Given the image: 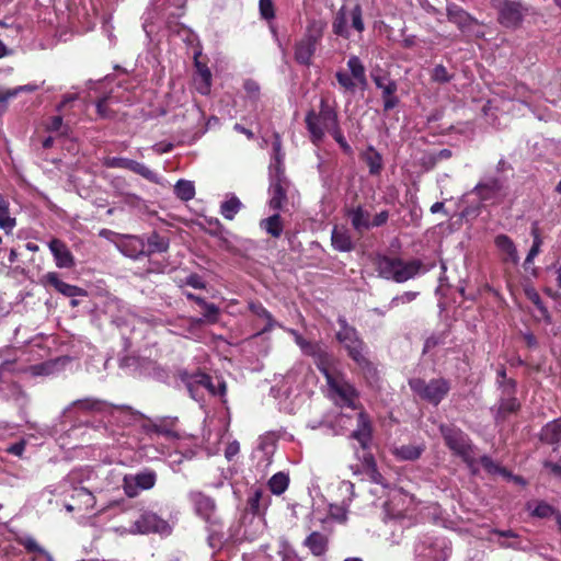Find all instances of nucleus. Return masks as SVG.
Returning <instances> with one entry per match:
<instances>
[{
    "mask_svg": "<svg viewBox=\"0 0 561 561\" xmlns=\"http://www.w3.org/2000/svg\"><path fill=\"white\" fill-rule=\"evenodd\" d=\"M307 127L317 139L331 137L333 140H344V136L337 124V115L334 108L321 100L319 112L311 111L306 117Z\"/></svg>",
    "mask_w": 561,
    "mask_h": 561,
    "instance_id": "f257e3e1",
    "label": "nucleus"
},
{
    "mask_svg": "<svg viewBox=\"0 0 561 561\" xmlns=\"http://www.w3.org/2000/svg\"><path fill=\"white\" fill-rule=\"evenodd\" d=\"M379 276L396 283H404L421 273L420 260L403 261L399 257L379 256L376 262Z\"/></svg>",
    "mask_w": 561,
    "mask_h": 561,
    "instance_id": "f03ea898",
    "label": "nucleus"
},
{
    "mask_svg": "<svg viewBox=\"0 0 561 561\" xmlns=\"http://www.w3.org/2000/svg\"><path fill=\"white\" fill-rule=\"evenodd\" d=\"M343 5L336 11L332 21V32L345 39L351 36L348 21H351V27L358 33H363L365 30V23L363 20V10L357 0H343Z\"/></svg>",
    "mask_w": 561,
    "mask_h": 561,
    "instance_id": "7ed1b4c3",
    "label": "nucleus"
},
{
    "mask_svg": "<svg viewBox=\"0 0 561 561\" xmlns=\"http://www.w3.org/2000/svg\"><path fill=\"white\" fill-rule=\"evenodd\" d=\"M284 153L282 152L280 142L274 146V158L270 163V207L278 210L286 202V190L288 181L284 173L283 165Z\"/></svg>",
    "mask_w": 561,
    "mask_h": 561,
    "instance_id": "20e7f679",
    "label": "nucleus"
},
{
    "mask_svg": "<svg viewBox=\"0 0 561 561\" xmlns=\"http://www.w3.org/2000/svg\"><path fill=\"white\" fill-rule=\"evenodd\" d=\"M82 110V105L78 103L76 94H67L57 105V114L47 117L44 127L47 131L57 136H66L70 125L75 123L72 115L76 111Z\"/></svg>",
    "mask_w": 561,
    "mask_h": 561,
    "instance_id": "39448f33",
    "label": "nucleus"
},
{
    "mask_svg": "<svg viewBox=\"0 0 561 561\" xmlns=\"http://www.w3.org/2000/svg\"><path fill=\"white\" fill-rule=\"evenodd\" d=\"M439 432L446 446L469 467H473L477 461L476 447L469 436L460 428L447 424H442Z\"/></svg>",
    "mask_w": 561,
    "mask_h": 561,
    "instance_id": "423d86ee",
    "label": "nucleus"
},
{
    "mask_svg": "<svg viewBox=\"0 0 561 561\" xmlns=\"http://www.w3.org/2000/svg\"><path fill=\"white\" fill-rule=\"evenodd\" d=\"M325 23L321 20L309 22L304 37L296 43L295 59L300 65H310L318 43L323 36Z\"/></svg>",
    "mask_w": 561,
    "mask_h": 561,
    "instance_id": "0eeeda50",
    "label": "nucleus"
},
{
    "mask_svg": "<svg viewBox=\"0 0 561 561\" xmlns=\"http://www.w3.org/2000/svg\"><path fill=\"white\" fill-rule=\"evenodd\" d=\"M337 323L340 325L336 333L339 342L345 347L350 357H352L354 362L359 366L366 365L368 362L364 355L365 345L359 339L356 329L348 325L344 318H339Z\"/></svg>",
    "mask_w": 561,
    "mask_h": 561,
    "instance_id": "6e6552de",
    "label": "nucleus"
},
{
    "mask_svg": "<svg viewBox=\"0 0 561 561\" xmlns=\"http://www.w3.org/2000/svg\"><path fill=\"white\" fill-rule=\"evenodd\" d=\"M409 385L419 397L435 405L445 398L450 389L448 381L443 378L432 379L430 382L415 378L411 379Z\"/></svg>",
    "mask_w": 561,
    "mask_h": 561,
    "instance_id": "1a4fd4ad",
    "label": "nucleus"
},
{
    "mask_svg": "<svg viewBox=\"0 0 561 561\" xmlns=\"http://www.w3.org/2000/svg\"><path fill=\"white\" fill-rule=\"evenodd\" d=\"M415 556L423 560L446 561L451 553L446 538H425L415 546Z\"/></svg>",
    "mask_w": 561,
    "mask_h": 561,
    "instance_id": "9d476101",
    "label": "nucleus"
},
{
    "mask_svg": "<svg viewBox=\"0 0 561 561\" xmlns=\"http://www.w3.org/2000/svg\"><path fill=\"white\" fill-rule=\"evenodd\" d=\"M495 8L499 10L500 24L508 28L518 27L527 12L520 0H503Z\"/></svg>",
    "mask_w": 561,
    "mask_h": 561,
    "instance_id": "9b49d317",
    "label": "nucleus"
},
{
    "mask_svg": "<svg viewBox=\"0 0 561 561\" xmlns=\"http://www.w3.org/2000/svg\"><path fill=\"white\" fill-rule=\"evenodd\" d=\"M507 180L504 176H484L472 190L480 201L496 199L505 196Z\"/></svg>",
    "mask_w": 561,
    "mask_h": 561,
    "instance_id": "f8f14e48",
    "label": "nucleus"
},
{
    "mask_svg": "<svg viewBox=\"0 0 561 561\" xmlns=\"http://www.w3.org/2000/svg\"><path fill=\"white\" fill-rule=\"evenodd\" d=\"M328 386L339 404L355 409L356 391L342 374L329 377Z\"/></svg>",
    "mask_w": 561,
    "mask_h": 561,
    "instance_id": "ddd939ff",
    "label": "nucleus"
},
{
    "mask_svg": "<svg viewBox=\"0 0 561 561\" xmlns=\"http://www.w3.org/2000/svg\"><path fill=\"white\" fill-rule=\"evenodd\" d=\"M131 534H149V533H159V534H169L170 526L169 524L158 516L153 512H144L140 517L134 522L131 528Z\"/></svg>",
    "mask_w": 561,
    "mask_h": 561,
    "instance_id": "4468645a",
    "label": "nucleus"
},
{
    "mask_svg": "<svg viewBox=\"0 0 561 561\" xmlns=\"http://www.w3.org/2000/svg\"><path fill=\"white\" fill-rule=\"evenodd\" d=\"M157 476L153 471H142L135 476H125L123 480V489L128 497H135L140 490H149L153 488Z\"/></svg>",
    "mask_w": 561,
    "mask_h": 561,
    "instance_id": "2eb2a0df",
    "label": "nucleus"
},
{
    "mask_svg": "<svg viewBox=\"0 0 561 561\" xmlns=\"http://www.w3.org/2000/svg\"><path fill=\"white\" fill-rule=\"evenodd\" d=\"M188 496L194 505L196 514L201 516L206 523L210 524L211 526H216L218 524V519L215 514V501L210 496L196 491L191 492Z\"/></svg>",
    "mask_w": 561,
    "mask_h": 561,
    "instance_id": "dca6fc26",
    "label": "nucleus"
},
{
    "mask_svg": "<svg viewBox=\"0 0 561 561\" xmlns=\"http://www.w3.org/2000/svg\"><path fill=\"white\" fill-rule=\"evenodd\" d=\"M119 102L131 103L130 94L124 95V92L118 88L116 91H112L108 95H105L96 103L98 115L102 118H111L119 113V108L115 107Z\"/></svg>",
    "mask_w": 561,
    "mask_h": 561,
    "instance_id": "f3484780",
    "label": "nucleus"
},
{
    "mask_svg": "<svg viewBox=\"0 0 561 561\" xmlns=\"http://www.w3.org/2000/svg\"><path fill=\"white\" fill-rule=\"evenodd\" d=\"M178 422L175 416H162L156 420H149V424L144 425L147 433H156L168 438H179V434L173 430Z\"/></svg>",
    "mask_w": 561,
    "mask_h": 561,
    "instance_id": "a211bd4d",
    "label": "nucleus"
},
{
    "mask_svg": "<svg viewBox=\"0 0 561 561\" xmlns=\"http://www.w3.org/2000/svg\"><path fill=\"white\" fill-rule=\"evenodd\" d=\"M356 428L352 432L351 437L356 439L363 449H366L371 439V424L368 415L364 411L355 413Z\"/></svg>",
    "mask_w": 561,
    "mask_h": 561,
    "instance_id": "6ab92c4d",
    "label": "nucleus"
},
{
    "mask_svg": "<svg viewBox=\"0 0 561 561\" xmlns=\"http://www.w3.org/2000/svg\"><path fill=\"white\" fill-rule=\"evenodd\" d=\"M118 250L130 259L137 260L145 255L146 243L144 239L136 236H126L117 243Z\"/></svg>",
    "mask_w": 561,
    "mask_h": 561,
    "instance_id": "aec40b11",
    "label": "nucleus"
},
{
    "mask_svg": "<svg viewBox=\"0 0 561 561\" xmlns=\"http://www.w3.org/2000/svg\"><path fill=\"white\" fill-rule=\"evenodd\" d=\"M49 250L51 251L56 265L60 268H71L75 265V259L68 247L59 239H53L48 243Z\"/></svg>",
    "mask_w": 561,
    "mask_h": 561,
    "instance_id": "412c9836",
    "label": "nucleus"
},
{
    "mask_svg": "<svg viewBox=\"0 0 561 561\" xmlns=\"http://www.w3.org/2000/svg\"><path fill=\"white\" fill-rule=\"evenodd\" d=\"M541 442L552 445L553 453L561 454V417L553 420L542 427Z\"/></svg>",
    "mask_w": 561,
    "mask_h": 561,
    "instance_id": "4be33fe9",
    "label": "nucleus"
},
{
    "mask_svg": "<svg viewBox=\"0 0 561 561\" xmlns=\"http://www.w3.org/2000/svg\"><path fill=\"white\" fill-rule=\"evenodd\" d=\"M196 73L194 76V87L202 95H207L210 92L211 87V72L209 68L195 59Z\"/></svg>",
    "mask_w": 561,
    "mask_h": 561,
    "instance_id": "5701e85b",
    "label": "nucleus"
},
{
    "mask_svg": "<svg viewBox=\"0 0 561 561\" xmlns=\"http://www.w3.org/2000/svg\"><path fill=\"white\" fill-rule=\"evenodd\" d=\"M46 282L51 285L57 291L66 297H77L85 295V291L75 285L67 284L59 279L57 273L49 272L45 275Z\"/></svg>",
    "mask_w": 561,
    "mask_h": 561,
    "instance_id": "b1692460",
    "label": "nucleus"
},
{
    "mask_svg": "<svg viewBox=\"0 0 561 561\" xmlns=\"http://www.w3.org/2000/svg\"><path fill=\"white\" fill-rule=\"evenodd\" d=\"M448 20L455 23L462 32H467L477 21L471 18L466 11L457 5H448L447 8Z\"/></svg>",
    "mask_w": 561,
    "mask_h": 561,
    "instance_id": "393cba45",
    "label": "nucleus"
},
{
    "mask_svg": "<svg viewBox=\"0 0 561 561\" xmlns=\"http://www.w3.org/2000/svg\"><path fill=\"white\" fill-rule=\"evenodd\" d=\"M179 378L185 385L188 393L195 399L196 390L203 387L205 382H208V375L203 373L190 374L186 370H180L178 373Z\"/></svg>",
    "mask_w": 561,
    "mask_h": 561,
    "instance_id": "a878e982",
    "label": "nucleus"
},
{
    "mask_svg": "<svg viewBox=\"0 0 561 561\" xmlns=\"http://www.w3.org/2000/svg\"><path fill=\"white\" fill-rule=\"evenodd\" d=\"M348 217L353 228L359 233L371 228L370 214L360 206L348 210Z\"/></svg>",
    "mask_w": 561,
    "mask_h": 561,
    "instance_id": "bb28decb",
    "label": "nucleus"
},
{
    "mask_svg": "<svg viewBox=\"0 0 561 561\" xmlns=\"http://www.w3.org/2000/svg\"><path fill=\"white\" fill-rule=\"evenodd\" d=\"M328 537L319 531H312L306 539L305 546L311 551L312 554L320 557L325 553L328 549Z\"/></svg>",
    "mask_w": 561,
    "mask_h": 561,
    "instance_id": "cd10ccee",
    "label": "nucleus"
},
{
    "mask_svg": "<svg viewBox=\"0 0 561 561\" xmlns=\"http://www.w3.org/2000/svg\"><path fill=\"white\" fill-rule=\"evenodd\" d=\"M495 245L505 255V261H510L514 264L518 263L519 256L516 247L510 237H507L506 234H499L495 238Z\"/></svg>",
    "mask_w": 561,
    "mask_h": 561,
    "instance_id": "c85d7f7f",
    "label": "nucleus"
},
{
    "mask_svg": "<svg viewBox=\"0 0 561 561\" xmlns=\"http://www.w3.org/2000/svg\"><path fill=\"white\" fill-rule=\"evenodd\" d=\"M105 403L98 399L87 398L73 401L65 412H71L72 409H79L83 413L101 412Z\"/></svg>",
    "mask_w": 561,
    "mask_h": 561,
    "instance_id": "c756f323",
    "label": "nucleus"
},
{
    "mask_svg": "<svg viewBox=\"0 0 561 561\" xmlns=\"http://www.w3.org/2000/svg\"><path fill=\"white\" fill-rule=\"evenodd\" d=\"M362 159L369 167L370 174H379L382 170V157L374 147L368 146L366 150L362 152Z\"/></svg>",
    "mask_w": 561,
    "mask_h": 561,
    "instance_id": "7c9ffc66",
    "label": "nucleus"
},
{
    "mask_svg": "<svg viewBox=\"0 0 561 561\" xmlns=\"http://www.w3.org/2000/svg\"><path fill=\"white\" fill-rule=\"evenodd\" d=\"M331 240L333 248L337 251L347 252L353 249V241L350 234L344 230L334 228Z\"/></svg>",
    "mask_w": 561,
    "mask_h": 561,
    "instance_id": "2f4dec72",
    "label": "nucleus"
},
{
    "mask_svg": "<svg viewBox=\"0 0 561 561\" xmlns=\"http://www.w3.org/2000/svg\"><path fill=\"white\" fill-rule=\"evenodd\" d=\"M146 243V252L145 255H151L153 253H162L165 252L169 248V241L164 237H161L157 233H152Z\"/></svg>",
    "mask_w": 561,
    "mask_h": 561,
    "instance_id": "473e14b6",
    "label": "nucleus"
},
{
    "mask_svg": "<svg viewBox=\"0 0 561 561\" xmlns=\"http://www.w3.org/2000/svg\"><path fill=\"white\" fill-rule=\"evenodd\" d=\"M453 156L451 150L442 149L439 151H431L423 154L421 161L426 169L434 168L438 162L448 160Z\"/></svg>",
    "mask_w": 561,
    "mask_h": 561,
    "instance_id": "72a5a7b5",
    "label": "nucleus"
},
{
    "mask_svg": "<svg viewBox=\"0 0 561 561\" xmlns=\"http://www.w3.org/2000/svg\"><path fill=\"white\" fill-rule=\"evenodd\" d=\"M423 450V446L402 445L400 447H396L393 454L396 455L397 458L401 460H415L420 458Z\"/></svg>",
    "mask_w": 561,
    "mask_h": 561,
    "instance_id": "f704fd0d",
    "label": "nucleus"
},
{
    "mask_svg": "<svg viewBox=\"0 0 561 561\" xmlns=\"http://www.w3.org/2000/svg\"><path fill=\"white\" fill-rule=\"evenodd\" d=\"M373 80L378 89L381 90L382 95H388L397 92V83L386 73H373Z\"/></svg>",
    "mask_w": 561,
    "mask_h": 561,
    "instance_id": "c9c22d12",
    "label": "nucleus"
},
{
    "mask_svg": "<svg viewBox=\"0 0 561 561\" xmlns=\"http://www.w3.org/2000/svg\"><path fill=\"white\" fill-rule=\"evenodd\" d=\"M289 484V478L283 472H277L268 480V488L275 495L283 494Z\"/></svg>",
    "mask_w": 561,
    "mask_h": 561,
    "instance_id": "e433bc0d",
    "label": "nucleus"
},
{
    "mask_svg": "<svg viewBox=\"0 0 561 561\" xmlns=\"http://www.w3.org/2000/svg\"><path fill=\"white\" fill-rule=\"evenodd\" d=\"M347 67L351 76L357 81L358 84L366 83L365 67L357 56H351L347 60Z\"/></svg>",
    "mask_w": 561,
    "mask_h": 561,
    "instance_id": "4c0bfd02",
    "label": "nucleus"
},
{
    "mask_svg": "<svg viewBox=\"0 0 561 561\" xmlns=\"http://www.w3.org/2000/svg\"><path fill=\"white\" fill-rule=\"evenodd\" d=\"M242 207V203L236 196H231L220 206V214L228 220H232Z\"/></svg>",
    "mask_w": 561,
    "mask_h": 561,
    "instance_id": "58836bf2",
    "label": "nucleus"
},
{
    "mask_svg": "<svg viewBox=\"0 0 561 561\" xmlns=\"http://www.w3.org/2000/svg\"><path fill=\"white\" fill-rule=\"evenodd\" d=\"M175 195L182 201H191L195 195L193 182L187 180H179L174 185Z\"/></svg>",
    "mask_w": 561,
    "mask_h": 561,
    "instance_id": "ea45409f",
    "label": "nucleus"
},
{
    "mask_svg": "<svg viewBox=\"0 0 561 561\" xmlns=\"http://www.w3.org/2000/svg\"><path fill=\"white\" fill-rule=\"evenodd\" d=\"M261 227H263L267 233L274 238H278L283 232V225L278 214H274L273 216L263 219L261 221Z\"/></svg>",
    "mask_w": 561,
    "mask_h": 561,
    "instance_id": "a19ab883",
    "label": "nucleus"
},
{
    "mask_svg": "<svg viewBox=\"0 0 561 561\" xmlns=\"http://www.w3.org/2000/svg\"><path fill=\"white\" fill-rule=\"evenodd\" d=\"M519 408V403L516 398L510 397L507 399H502L497 412L496 420H505L508 414L515 413Z\"/></svg>",
    "mask_w": 561,
    "mask_h": 561,
    "instance_id": "79ce46f5",
    "label": "nucleus"
},
{
    "mask_svg": "<svg viewBox=\"0 0 561 561\" xmlns=\"http://www.w3.org/2000/svg\"><path fill=\"white\" fill-rule=\"evenodd\" d=\"M129 170L136 174H139L140 176H142L144 179L148 180L151 183L159 182V176L157 175V173H154L147 165L138 161L131 160V162L129 163Z\"/></svg>",
    "mask_w": 561,
    "mask_h": 561,
    "instance_id": "37998d69",
    "label": "nucleus"
},
{
    "mask_svg": "<svg viewBox=\"0 0 561 561\" xmlns=\"http://www.w3.org/2000/svg\"><path fill=\"white\" fill-rule=\"evenodd\" d=\"M249 308L255 316L266 321V325L262 329L261 333L272 330V328L275 324V321L272 314L261 304L251 302Z\"/></svg>",
    "mask_w": 561,
    "mask_h": 561,
    "instance_id": "c03bdc74",
    "label": "nucleus"
},
{
    "mask_svg": "<svg viewBox=\"0 0 561 561\" xmlns=\"http://www.w3.org/2000/svg\"><path fill=\"white\" fill-rule=\"evenodd\" d=\"M21 545L28 551V552H36L45 558L46 561H54L53 556L46 551L43 547H41L36 540L32 537L24 538L21 540Z\"/></svg>",
    "mask_w": 561,
    "mask_h": 561,
    "instance_id": "a18cd8bd",
    "label": "nucleus"
},
{
    "mask_svg": "<svg viewBox=\"0 0 561 561\" xmlns=\"http://www.w3.org/2000/svg\"><path fill=\"white\" fill-rule=\"evenodd\" d=\"M201 307L204 309L203 318L197 319L196 323H216L218 321L219 309L216 305L205 301V305Z\"/></svg>",
    "mask_w": 561,
    "mask_h": 561,
    "instance_id": "49530a36",
    "label": "nucleus"
},
{
    "mask_svg": "<svg viewBox=\"0 0 561 561\" xmlns=\"http://www.w3.org/2000/svg\"><path fill=\"white\" fill-rule=\"evenodd\" d=\"M419 295H420L419 291H404L403 294L393 297L390 300V302L388 305V308L389 309H393V308H396V307H398L400 305L410 304L413 300H415Z\"/></svg>",
    "mask_w": 561,
    "mask_h": 561,
    "instance_id": "de8ad7c7",
    "label": "nucleus"
},
{
    "mask_svg": "<svg viewBox=\"0 0 561 561\" xmlns=\"http://www.w3.org/2000/svg\"><path fill=\"white\" fill-rule=\"evenodd\" d=\"M330 364L331 358L327 354L320 355L317 367L324 375L327 383L329 382V377H335L339 374V371L331 368Z\"/></svg>",
    "mask_w": 561,
    "mask_h": 561,
    "instance_id": "09e8293b",
    "label": "nucleus"
},
{
    "mask_svg": "<svg viewBox=\"0 0 561 561\" xmlns=\"http://www.w3.org/2000/svg\"><path fill=\"white\" fill-rule=\"evenodd\" d=\"M335 78L345 91H354L356 89L357 81L347 72L337 71Z\"/></svg>",
    "mask_w": 561,
    "mask_h": 561,
    "instance_id": "8fccbe9b",
    "label": "nucleus"
},
{
    "mask_svg": "<svg viewBox=\"0 0 561 561\" xmlns=\"http://www.w3.org/2000/svg\"><path fill=\"white\" fill-rule=\"evenodd\" d=\"M533 236H534V242H533V245L525 259V265H528L530 264L534 259L538 255V253L540 252V247H541V238L538 233V230L537 229H533Z\"/></svg>",
    "mask_w": 561,
    "mask_h": 561,
    "instance_id": "3c124183",
    "label": "nucleus"
},
{
    "mask_svg": "<svg viewBox=\"0 0 561 561\" xmlns=\"http://www.w3.org/2000/svg\"><path fill=\"white\" fill-rule=\"evenodd\" d=\"M451 79L447 69L443 65H436L432 71V80L438 83L448 82Z\"/></svg>",
    "mask_w": 561,
    "mask_h": 561,
    "instance_id": "603ef678",
    "label": "nucleus"
},
{
    "mask_svg": "<svg viewBox=\"0 0 561 561\" xmlns=\"http://www.w3.org/2000/svg\"><path fill=\"white\" fill-rule=\"evenodd\" d=\"M364 460L367 465V467L370 469V478L371 480L377 484H383V478L382 476L376 470L375 468V460L371 455H365Z\"/></svg>",
    "mask_w": 561,
    "mask_h": 561,
    "instance_id": "864d4df0",
    "label": "nucleus"
},
{
    "mask_svg": "<svg viewBox=\"0 0 561 561\" xmlns=\"http://www.w3.org/2000/svg\"><path fill=\"white\" fill-rule=\"evenodd\" d=\"M131 159L108 157L104 160V164L108 168H119L129 170V163Z\"/></svg>",
    "mask_w": 561,
    "mask_h": 561,
    "instance_id": "5fc2aeb1",
    "label": "nucleus"
},
{
    "mask_svg": "<svg viewBox=\"0 0 561 561\" xmlns=\"http://www.w3.org/2000/svg\"><path fill=\"white\" fill-rule=\"evenodd\" d=\"M499 382L504 387V392L507 396H511L515 388V382L512 379L506 378V371L504 368H501L497 371Z\"/></svg>",
    "mask_w": 561,
    "mask_h": 561,
    "instance_id": "6e6d98bb",
    "label": "nucleus"
},
{
    "mask_svg": "<svg viewBox=\"0 0 561 561\" xmlns=\"http://www.w3.org/2000/svg\"><path fill=\"white\" fill-rule=\"evenodd\" d=\"M259 7L262 18L265 20H271L274 18L275 13L272 0H260Z\"/></svg>",
    "mask_w": 561,
    "mask_h": 561,
    "instance_id": "4d7b16f0",
    "label": "nucleus"
},
{
    "mask_svg": "<svg viewBox=\"0 0 561 561\" xmlns=\"http://www.w3.org/2000/svg\"><path fill=\"white\" fill-rule=\"evenodd\" d=\"M15 96L16 91H14V89H0V111H5L9 101L14 99Z\"/></svg>",
    "mask_w": 561,
    "mask_h": 561,
    "instance_id": "13d9d810",
    "label": "nucleus"
},
{
    "mask_svg": "<svg viewBox=\"0 0 561 561\" xmlns=\"http://www.w3.org/2000/svg\"><path fill=\"white\" fill-rule=\"evenodd\" d=\"M262 494H263L262 490L256 489L248 501L250 510L254 514L260 513V501H261Z\"/></svg>",
    "mask_w": 561,
    "mask_h": 561,
    "instance_id": "bf43d9fd",
    "label": "nucleus"
},
{
    "mask_svg": "<svg viewBox=\"0 0 561 561\" xmlns=\"http://www.w3.org/2000/svg\"><path fill=\"white\" fill-rule=\"evenodd\" d=\"M295 335L296 343L301 347V350L306 354H312L314 351V345L310 342H307L301 335H299L296 331H290Z\"/></svg>",
    "mask_w": 561,
    "mask_h": 561,
    "instance_id": "052dcab7",
    "label": "nucleus"
},
{
    "mask_svg": "<svg viewBox=\"0 0 561 561\" xmlns=\"http://www.w3.org/2000/svg\"><path fill=\"white\" fill-rule=\"evenodd\" d=\"M279 553L282 561H302L286 542L283 543V549Z\"/></svg>",
    "mask_w": 561,
    "mask_h": 561,
    "instance_id": "680f3d73",
    "label": "nucleus"
},
{
    "mask_svg": "<svg viewBox=\"0 0 561 561\" xmlns=\"http://www.w3.org/2000/svg\"><path fill=\"white\" fill-rule=\"evenodd\" d=\"M185 284L196 289H204L206 287L203 278L197 274H191L186 277Z\"/></svg>",
    "mask_w": 561,
    "mask_h": 561,
    "instance_id": "e2e57ef3",
    "label": "nucleus"
},
{
    "mask_svg": "<svg viewBox=\"0 0 561 561\" xmlns=\"http://www.w3.org/2000/svg\"><path fill=\"white\" fill-rule=\"evenodd\" d=\"M340 490L350 495L347 501H343V506L346 507L355 495L354 484L351 481H342L340 484Z\"/></svg>",
    "mask_w": 561,
    "mask_h": 561,
    "instance_id": "0e129e2a",
    "label": "nucleus"
},
{
    "mask_svg": "<svg viewBox=\"0 0 561 561\" xmlns=\"http://www.w3.org/2000/svg\"><path fill=\"white\" fill-rule=\"evenodd\" d=\"M243 88L249 96L256 98L260 92V85L256 81L248 79L244 81Z\"/></svg>",
    "mask_w": 561,
    "mask_h": 561,
    "instance_id": "69168bd1",
    "label": "nucleus"
},
{
    "mask_svg": "<svg viewBox=\"0 0 561 561\" xmlns=\"http://www.w3.org/2000/svg\"><path fill=\"white\" fill-rule=\"evenodd\" d=\"M533 514L535 516H538V517H541V518H545V517H548L552 514V507L546 503H539Z\"/></svg>",
    "mask_w": 561,
    "mask_h": 561,
    "instance_id": "338daca9",
    "label": "nucleus"
},
{
    "mask_svg": "<svg viewBox=\"0 0 561 561\" xmlns=\"http://www.w3.org/2000/svg\"><path fill=\"white\" fill-rule=\"evenodd\" d=\"M479 461L481 466L489 472L500 471V467L489 456L480 457Z\"/></svg>",
    "mask_w": 561,
    "mask_h": 561,
    "instance_id": "774afa93",
    "label": "nucleus"
}]
</instances>
